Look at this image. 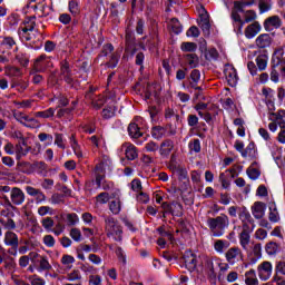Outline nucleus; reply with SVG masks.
I'll list each match as a JSON object with an SVG mask.
<instances>
[{
  "label": "nucleus",
  "instance_id": "nucleus-58",
  "mask_svg": "<svg viewBox=\"0 0 285 285\" xmlns=\"http://www.w3.org/2000/svg\"><path fill=\"white\" fill-rule=\"evenodd\" d=\"M116 255L118 257V262L122 263V266H126L128 264V261L126 259V252L121 247L116 248Z\"/></svg>",
  "mask_w": 285,
  "mask_h": 285
},
{
  "label": "nucleus",
  "instance_id": "nucleus-32",
  "mask_svg": "<svg viewBox=\"0 0 285 285\" xmlns=\"http://www.w3.org/2000/svg\"><path fill=\"white\" fill-rule=\"evenodd\" d=\"M128 132H129V137H131L132 139H139V137L144 135L139 129V125L135 122L129 124Z\"/></svg>",
  "mask_w": 285,
  "mask_h": 285
},
{
  "label": "nucleus",
  "instance_id": "nucleus-44",
  "mask_svg": "<svg viewBox=\"0 0 285 285\" xmlns=\"http://www.w3.org/2000/svg\"><path fill=\"white\" fill-rule=\"evenodd\" d=\"M38 264H39L38 271H52V265H50V262H48L47 256H40Z\"/></svg>",
  "mask_w": 285,
  "mask_h": 285
},
{
  "label": "nucleus",
  "instance_id": "nucleus-59",
  "mask_svg": "<svg viewBox=\"0 0 285 285\" xmlns=\"http://www.w3.org/2000/svg\"><path fill=\"white\" fill-rule=\"evenodd\" d=\"M31 285H46V279L39 277L37 274L28 277Z\"/></svg>",
  "mask_w": 285,
  "mask_h": 285
},
{
  "label": "nucleus",
  "instance_id": "nucleus-63",
  "mask_svg": "<svg viewBox=\"0 0 285 285\" xmlns=\"http://www.w3.org/2000/svg\"><path fill=\"white\" fill-rule=\"evenodd\" d=\"M71 239H73V242H81V229L80 228H71L70 233H69Z\"/></svg>",
  "mask_w": 285,
  "mask_h": 285
},
{
  "label": "nucleus",
  "instance_id": "nucleus-36",
  "mask_svg": "<svg viewBox=\"0 0 285 285\" xmlns=\"http://www.w3.org/2000/svg\"><path fill=\"white\" fill-rule=\"evenodd\" d=\"M169 28H171V32H174V35H180L181 30H184V27H181V22H179L177 18L170 19Z\"/></svg>",
  "mask_w": 285,
  "mask_h": 285
},
{
  "label": "nucleus",
  "instance_id": "nucleus-26",
  "mask_svg": "<svg viewBox=\"0 0 285 285\" xmlns=\"http://www.w3.org/2000/svg\"><path fill=\"white\" fill-rule=\"evenodd\" d=\"M199 26H200L205 37H208V35H210V20L208 19L207 12H205V14L200 16Z\"/></svg>",
  "mask_w": 285,
  "mask_h": 285
},
{
  "label": "nucleus",
  "instance_id": "nucleus-51",
  "mask_svg": "<svg viewBox=\"0 0 285 285\" xmlns=\"http://www.w3.org/2000/svg\"><path fill=\"white\" fill-rule=\"evenodd\" d=\"M35 117H40L41 119H50V117H55V108H49L45 111H37Z\"/></svg>",
  "mask_w": 285,
  "mask_h": 285
},
{
  "label": "nucleus",
  "instance_id": "nucleus-25",
  "mask_svg": "<svg viewBox=\"0 0 285 285\" xmlns=\"http://www.w3.org/2000/svg\"><path fill=\"white\" fill-rule=\"evenodd\" d=\"M271 26L273 28H282V19H279V16H272L265 20V30H271Z\"/></svg>",
  "mask_w": 285,
  "mask_h": 285
},
{
  "label": "nucleus",
  "instance_id": "nucleus-57",
  "mask_svg": "<svg viewBox=\"0 0 285 285\" xmlns=\"http://www.w3.org/2000/svg\"><path fill=\"white\" fill-rule=\"evenodd\" d=\"M277 248L278 246H277V243L275 242H269L265 246V250L267 255H275L277 253Z\"/></svg>",
  "mask_w": 285,
  "mask_h": 285
},
{
  "label": "nucleus",
  "instance_id": "nucleus-41",
  "mask_svg": "<svg viewBox=\"0 0 285 285\" xmlns=\"http://www.w3.org/2000/svg\"><path fill=\"white\" fill-rule=\"evenodd\" d=\"M151 136L154 139H161L163 137H166V128L161 126H156L151 128Z\"/></svg>",
  "mask_w": 285,
  "mask_h": 285
},
{
  "label": "nucleus",
  "instance_id": "nucleus-46",
  "mask_svg": "<svg viewBox=\"0 0 285 285\" xmlns=\"http://www.w3.org/2000/svg\"><path fill=\"white\" fill-rule=\"evenodd\" d=\"M121 57V55L119 53V51H114L110 55V59L107 62L108 68H117V63H119V58Z\"/></svg>",
  "mask_w": 285,
  "mask_h": 285
},
{
  "label": "nucleus",
  "instance_id": "nucleus-56",
  "mask_svg": "<svg viewBox=\"0 0 285 285\" xmlns=\"http://www.w3.org/2000/svg\"><path fill=\"white\" fill-rule=\"evenodd\" d=\"M68 282H79L81 279V272L79 269H73L71 273L67 274Z\"/></svg>",
  "mask_w": 285,
  "mask_h": 285
},
{
  "label": "nucleus",
  "instance_id": "nucleus-21",
  "mask_svg": "<svg viewBox=\"0 0 285 285\" xmlns=\"http://www.w3.org/2000/svg\"><path fill=\"white\" fill-rule=\"evenodd\" d=\"M4 244L13 248H19V236L14 232H6Z\"/></svg>",
  "mask_w": 285,
  "mask_h": 285
},
{
  "label": "nucleus",
  "instance_id": "nucleus-5",
  "mask_svg": "<svg viewBox=\"0 0 285 285\" xmlns=\"http://www.w3.org/2000/svg\"><path fill=\"white\" fill-rule=\"evenodd\" d=\"M59 77L62 81L67 82L69 86L75 83V73L72 72V66L68 59L60 61V73Z\"/></svg>",
  "mask_w": 285,
  "mask_h": 285
},
{
  "label": "nucleus",
  "instance_id": "nucleus-10",
  "mask_svg": "<svg viewBox=\"0 0 285 285\" xmlns=\"http://www.w3.org/2000/svg\"><path fill=\"white\" fill-rule=\"evenodd\" d=\"M48 68H52V59L46 55L38 57L33 63L36 72H46Z\"/></svg>",
  "mask_w": 285,
  "mask_h": 285
},
{
  "label": "nucleus",
  "instance_id": "nucleus-34",
  "mask_svg": "<svg viewBox=\"0 0 285 285\" xmlns=\"http://www.w3.org/2000/svg\"><path fill=\"white\" fill-rule=\"evenodd\" d=\"M17 166L18 170H20V173H24V175H32L33 173V165L28 161H19Z\"/></svg>",
  "mask_w": 285,
  "mask_h": 285
},
{
  "label": "nucleus",
  "instance_id": "nucleus-13",
  "mask_svg": "<svg viewBox=\"0 0 285 285\" xmlns=\"http://www.w3.org/2000/svg\"><path fill=\"white\" fill-rule=\"evenodd\" d=\"M225 78L228 82V86L235 87L237 86L238 77H237V69L233 67L232 65H227L224 69Z\"/></svg>",
  "mask_w": 285,
  "mask_h": 285
},
{
  "label": "nucleus",
  "instance_id": "nucleus-64",
  "mask_svg": "<svg viewBox=\"0 0 285 285\" xmlns=\"http://www.w3.org/2000/svg\"><path fill=\"white\" fill-rule=\"evenodd\" d=\"M69 12H71V14H77L79 12V1L69 0Z\"/></svg>",
  "mask_w": 285,
  "mask_h": 285
},
{
  "label": "nucleus",
  "instance_id": "nucleus-24",
  "mask_svg": "<svg viewBox=\"0 0 285 285\" xmlns=\"http://www.w3.org/2000/svg\"><path fill=\"white\" fill-rule=\"evenodd\" d=\"M185 266L188 271H195L197 268V256L193 253H187L184 257Z\"/></svg>",
  "mask_w": 285,
  "mask_h": 285
},
{
  "label": "nucleus",
  "instance_id": "nucleus-28",
  "mask_svg": "<svg viewBox=\"0 0 285 285\" xmlns=\"http://www.w3.org/2000/svg\"><path fill=\"white\" fill-rule=\"evenodd\" d=\"M245 284L259 285V281L257 279V274L255 273V269H249L245 273Z\"/></svg>",
  "mask_w": 285,
  "mask_h": 285
},
{
  "label": "nucleus",
  "instance_id": "nucleus-40",
  "mask_svg": "<svg viewBox=\"0 0 285 285\" xmlns=\"http://www.w3.org/2000/svg\"><path fill=\"white\" fill-rule=\"evenodd\" d=\"M16 61H18L20 66L26 67L28 66V63H30V57H28V53L19 51L18 53H16Z\"/></svg>",
  "mask_w": 285,
  "mask_h": 285
},
{
  "label": "nucleus",
  "instance_id": "nucleus-30",
  "mask_svg": "<svg viewBox=\"0 0 285 285\" xmlns=\"http://www.w3.org/2000/svg\"><path fill=\"white\" fill-rule=\"evenodd\" d=\"M243 157H249L250 159H255L257 157V148L255 147V142H249L245 150L243 151Z\"/></svg>",
  "mask_w": 285,
  "mask_h": 285
},
{
  "label": "nucleus",
  "instance_id": "nucleus-50",
  "mask_svg": "<svg viewBox=\"0 0 285 285\" xmlns=\"http://www.w3.org/2000/svg\"><path fill=\"white\" fill-rule=\"evenodd\" d=\"M70 145L75 155H77V157H83V155L81 154V147H79V142H77L75 135L70 137Z\"/></svg>",
  "mask_w": 285,
  "mask_h": 285
},
{
  "label": "nucleus",
  "instance_id": "nucleus-48",
  "mask_svg": "<svg viewBox=\"0 0 285 285\" xmlns=\"http://www.w3.org/2000/svg\"><path fill=\"white\" fill-rule=\"evenodd\" d=\"M276 117H282V115L275 114V112H272L269 115V119H271L272 122H269L268 128L272 132H275L277 130V126H279V124L277 122Z\"/></svg>",
  "mask_w": 285,
  "mask_h": 285
},
{
  "label": "nucleus",
  "instance_id": "nucleus-12",
  "mask_svg": "<svg viewBox=\"0 0 285 285\" xmlns=\"http://www.w3.org/2000/svg\"><path fill=\"white\" fill-rule=\"evenodd\" d=\"M121 150L125 153V157L126 159H128V161H135V159L139 157V151L137 150V147L131 142L122 144Z\"/></svg>",
  "mask_w": 285,
  "mask_h": 285
},
{
  "label": "nucleus",
  "instance_id": "nucleus-1",
  "mask_svg": "<svg viewBox=\"0 0 285 285\" xmlns=\"http://www.w3.org/2000/svg\"><path fill=\"white\" fill-rule=\"evenodd\" d=\"M207 226L213 237H223L226 233V228L230 226V219L225 214H220L215 218L209 217L207 219Z\"/></svg>",
  "mask_w": 285,
  "mask_h": 285
},
{
  "label": "nucleus",
  "instance_id": "nucleus-8",
  "mask_svg": "<svg viewBox=\"0 0 285 285\" xmlns=\"http://www.w3.org/2000/svg\"><path fill=\"white\" fill-rule=\"evenodd\" d=\"M215 266H222V261L218 257H206L204 261V268L212 279L217 277V272Z\"/></svg>",
  "mask_w": 285,
  "mask_h": 285
},
{
  "label": "nucleus",
  "instance_id": "nucleus-11",
  "mask_svg": "<svg viewBox=\"0 0 285 285\" xmlns=\"http://www.w3.org/2000/svg\"><path fill=\"white\" fill-rule=\"evenodd\" d=\"M10 204L13 206H21L26 202V193L19 187L10 188Z\"/></svg>",
  "mask_w": 285,
  "mask_h": 285
},
{
  "label": "nucleus",
  "instance_id": "nucleus-35",
  "mask_svg": "<svg viewBox=\"0 0 285 285\" xmlns=\"http://www.w3.org/2000/svg\"><path fill=\"white\" fill-rule=\"evenodd\" d=\"M228 246H230V243H228V240L217 239L214 243V250L222 254L224 253V250H226V248H228Z\"/></svg>",
  "mask_w": 285,
  "mask_h": 285
},
{
  "label": "nucleus",
  "instance_id": "nucleus-37",
  "mask_svg": "<svg viewBox=\"0 0 285 285\" xmlns=\"http://www.w3.org/2000/svg\"><path fill=\"white\" fill-rule=\"evenodd\" d=\"M101 181H104V165L99 164L96 166V184L98 188H101V186H104Z\"/></svg>",
  "mask_w": 285,
  "mask_h": 285
},
{
  "label": "nucleus",
  "instance_id": "nucleus-55",
  "mask_svg": "<svg viewBox=\"0 0 285 285\" xmlns=\"http://www.w3.org/2000/svg\"><path fill=\"white\" fill-rule=\"evenodd\" d=\"M188 148L191 153H202V141L199 139H194L189 141Z\"/></svg>",
  "mask_w": 285,
  "mask_h": 285
},
{
  "label": "nucleus",
  "instance_id": "nucleus-2",
  "mask_svg": "<svg viewBox=\"0 0 285 285\" xmlns=\"http://www.w3.org/2000/svg\"><path fill=\"white\" fill-rule=\"evenodd\" d=\"M104 219L107 237H112L115 242H124V227H121L119 220L112 216H104Z\"/></svg>",
  "mask_w": 285,
  "mask_h": 285
},
{
  "label": "nucleus",
  "instance_id": "nucleus-7",
  "mask_svg": "<svg viewBox=\"0 0 285 285\" xmlns=\"http://www.w3.org/2000/svg\"><path fill=\"white\" fill-rule=\"evenodd\" d=\"M226 262L230 264V266H235V264L239 262H244V253L239 247H230L225 253Z\"/></svg>",
  "mask_w": 285,
  "mask_h": 285
},
{
  "label": "nucleus",
  "instance_id": "nucleus-42",
  "mask_svg": "<svg viewBox=\"0 0 285 285\" xmlns=\"http://www.w3.org/2000/svg\"><path fill=\"white\" fill-rule=\"evenodd\" d=\"M41 226L47 233H51L52 228H55V219L52 217H45L41 219Z\"/></svg>",
  "mask_w": 285,
  "mask_h": 285
},
{
  "label": "nucleus",
  "instance_id": "nucleus-23",
  "mask_svg": "<svg viewBox=\"0 0 285 285\" xmlns=\"http://www.w3.org/2000/svg\"><path fill=\"white\" fill-rule=\"evenodd\" d=\"M60 219L66 222L67 226H77L79 224V216L75 213L60 214Z\"/></svg>",
  "mask_w": 285,
  "mask_h": 285
},
{
  "label": "nucleus",
  "instance_id": "nucleus-33",
  "mask_svg": "<svg viewBox=\"0 0 285 285\" xmlns=\"http://www.w3.org/2000/svg\"><path fill=\"white\" fill-rule=\"evenodd\" d=\"M202 78V73L199 72V70L194 69L190 72V86L191 88H194V90H202V87H197V83L199 82V79Z\"/></svg>",
  "mask_w": 285,
  "mask_h": 285
},
{
  "label": "nucleus",
  "instance_id": "nucleus-61",
  "mask_svg": "<svg viewBox=\"0 0 285 285\" xmlns=\"http://www.w3.org/2000/svg\"><path fill=\"white\" fill-rule=\"evenodd\" d=\"M246 6H253V2L235 1L233 10H236V12H244Z\"/></svg>",
  "mask_w": 285,
  "mask_h": 285
},
{
  "label": "nucleus",
  "instance_id": "nucleus-19",
  "mask_svg": "<svg viewBox=\"0 0 285 285\" xmlns=\"http://www.w3.org/2000/svg\"><path fill=\"white\" fill-rule=\"evenodd\" d=\"M271 43H273V38L268 33H262L255 40V45L261 49L271 47Z\"/></svg>",
  "mask_w": 285,
  "mask_h": 285
},
{
  "label": "nucleus",
  "instance_id": "nucleus-45",
  "mask_svg": "<svg viewBox=\"0 0 285 285\" xmlns=\"http://www.w3.org/2000/svg\"><path fill=\"white\" fill-rule=\"evenodd\" d=\"M0 224L3 226L4 230L12 232L17 228V223L12 218L0 219Z\"/></svg>",
  "mask_w": 285,
  "mask_h": 285
},
{
  "label": "nucleus",
  "instance_id": "nucleus-14",
  "mask_svg": "<svg viewBox=\"0 0 285 285\" xmlns=\"http://www.w3.org/2000/svg\"><path fill=\"white\" fill-rule=\"evenodd\" d=\"M271 275H273V264L271 262H263L258 266V277L263 282L271 279Z\"/></svg>",
  "mask_w": 285,
  "mask_h": 285
},
{
  "label": "nucleus",
  "instance_id": "nucleus-43",
  "mask_svg": "<svg viewBox=\"0 0 285 285\" xmlns=\"http://www.w3.org/2000/svg\"><path fill=\"white\" fill-rule=\"evenodd\" d=\"M170 169L173 170V173H177L179 179H188V170H186V167L171 166Z\"/></svg>",
  "mask_w": 285,
  "mask_h": 285
},
{
  "label": "nucleus",
  "instance_id": "nucleus-9",
  "mask_svg": "<svg viewBox=\"0 0 285 285\" xmlns=\"http://www.w3.org/2000/svg\"><path fill=\"white\" fill-rule=\"evenodd\" d=\"M253 228H255V225L252 227L248 224H243V229L240 234L238 235L239 244L243 248V250H248V246L250 244V233H253Z\"/></svg>",
  "mask_w": 285,
  "mask_h": 285
},
{
  "label": "nucleus",
  "instance_id": "nucleus-18",
  "mask_svg": "<svg viewBox=\"0 0 285 285\" xmlns=\"http://www.w3.org/2000/svg\"><path fill=\"white\" fill-rule=\"evenodd\" d=\"M259 32H262V24H259V22H253L252 24L246 27L245 37L246 39H253L257 37Z\"/></svg>",
  "mask_w": 285,
  "mask_h": 285
},
{
  "label": "nucleus",
  "instance_id": "nucleus-54",
  "mask_svg": "<svg viewBox=\"0 0 285 285\" xmlns=\"http://www.w3.org/2000/svg\"><path fill=\"white\" fill-rule=\"evenodd\" d=\"M6 193H10V186H0V199H3L7 206H10V198L6 195Z\"/></svg>",
  "mask_w": 285,
  "mask_h": 285
},
{
  "label": "nucleus",
  "instance_id": "nucleus-47",
  "mask_svg": "<svg viewBox=\"0 0 285 285\" xmlns=\"http://www.w3.org/2000/svg\"><path fill=\"white\" fill-rule=\"evenodd\" d=\"M109 210L112 215H119V213H121V202L119 199L111 200L109 203Z\"/></svg>",
  "mask_w": 285,
  "mask_h": 285
},
{
  "label": "nucleus",
  "instance_id": "nucleus-49",
  "mask_svg": "<svg viewBox=\"0 0 285 285\" xmlns=\"http://www.w3.org/2000/svg\"><path fill=\"white\" fill-rule=\"evenodd\" d=\"M4 73L7 77H19L21 75V70L18 67L7 66L4 68Z\"/></svg>",
  "mask_w": 285,
  "mask_h": 285
},
{
  "label": "nucleus",
  "instance_id": "nucleus-16",
  "mask_svg": "<svg viewBox=\"0 0 285 285\" xmlns=\"http://www.w3.org/2000/svg\"><path fill=\"white\" fill-rule=\"evenodd\" d=\"M18 121L26 128H39V120L28 115L21 114L18 118Z\"/></svg>",
  "mask_w": 285,
  "mask_h": 285
},
{
  "label": "nucleus",
  "instance_id": "nucleus-3",
  "mask_svg": "<svg viewBox=\"0 0 285 285\" xmlns=\"http://www.w3.org/2000/svg\"><path fill=\"white\" fill-rule=\"evenodd\" d=\"M255 62L249 61L247 63V68L252 77H257V70H259V72H264V70L268 68V55L266 53L258 55L255 59Z\"/></svg>",
  "mask_w": 285,
  "mask_h": 285
},
{
  "label": "nucleus",
  "instance_id": "nucleus-22",
  "mask_svg": "<svg viewBox=\"0 0 285 285\" xmlns=\"http://www.w3.org/2000/svg\"><path fill=\"white\" fill-rule=\"evenodd\" d=\"M86 98L91 99V106L96 110H99L106 104V96H104V95L92 97V96H90V92H89V94L86 95Z\"/></svg>",
  "mask_w": 285,
  "mask_h": 285
},
{
  "label": "nucleus",
  "instance_id": "nucleus-15",
  "mask_svg": "<svg viewBox=\"0 0 285 285\" xmlns=\"http://www.w3.org/2000/svg\"><path fill=\"white\" fill-rule=\"evenodd\" d=\"M26 193L29 194L30 197H35L36 204H43V202H46V194H43L41 189L27 186Z\"/></svg>",
  "mask_w": 285,
  "mask_h": 285
},
{
  "label": "nucleus",
  "instance_id": "nucleus-6",
  "mask_svg": "<svg viewBox=\"0 0 285 285\" xmlns=\"http://www.w3.org/2000/svg\"><path fill=\"white\" fill-rule=\"evenodd\" d=\"M35 26H37L35 21H26L19 27L18 35L21 41H32V32H35Z\"/></svg>",
  "mask_w": 285,
  "mask_h": 285
},
{
  "label": "nucleus",
  "instance_id": "nucleus-29",
  "mask_svg": "<svg viewBox=\"0 0 285 285\" xmlns=\"http://www.w3.org/2000/svg\"><path fill=\"white\" fill-rule=\"evenodd\" d=\"M276 121L278 124V127L281 128L277 140L279 141V144H285V121L282 116H276Z\"/></svg>",
  "mask_w": 285,
  "mask_h": 285
},
{
  "label": "nucleus",
  "instance_id": "nucleus-53",
  "mask_svg": "<svg viewBox=\"0 0 285 285\" xmlns=\"http://www.w3.org/2000/svg\"><path fill=\"white\" fill-rule=\"evenodd\" d=\"M246 174H247V177H249V179H253L255 181V179H259V175H262V171L250 166L247 168Z\"/></svg>",
  "mask_w": 285,
  "mask_h": 285
},
{
  "label": "nucleus",
  "instance_id": "nucleus-60",
  "mask_svg": "<svg viewBox=\"0 0 285 285\" xmlns=\"http://www.w3.org/2000/svg\"><path fill=\"white\" fill-rule=\"evenodd\" d=\"M96 202L98 204H108V202H110V194L106 191L100 193L98 196H96Z\"/></svg>",
  "mask_w": 285,
  "mask_h": 285
},
{
  "label": "nucleus",
  "instance_id": "nucleus-20",
  "mask_svg": "<svg viewBox=\"0 0 285 285\" xmlns=\"http://www.w3.org/2000/svg\"><path fill=\"white\" fill-rule=\"evenodd\" d=\"M175 148V141H173L171 139H165L161 144H160V155L163 157H168V155H170V153H173Z\"/></svg>",
  "mask_w": 285,
  "mask_h": 285
},
{
  "label": "nucleus",
  "instance_id": "nucleus-52",
  "mask_svg": "<svg viewBox=\"0 0 285 285\" xmlns=\"http://www.w3.org/2000/svg\"><path fill=\"white\" fill-rule=\"evenodd\" d=\"M180 50L183 52H195L197 50V43H195V42H183L180 45Z\"/></svg>",
  "mask_w": 285,
  "mask_h": 285
},
{
  "label": "nucleus",
  "instance_id": "nucleus-31",
  "mask_svg": "<svg viewBox=\"0 0 285 285\" xmlns=\"http://www.w3.org/2000/svg\"><path fill=\"white\" fill-rule=\"evenodd\" d=\"M184 59L189 68H197L199 66V57L196 53H187L184 56Z\"/></svg>",
  "mask_w": 285,
  "mask_h": 285
},
{
  "label": "nucleus",
  "instance_id": "nucleus-4",
  "mask_svg": "<svg viewBox=\"0 0 285 285\" xmlns=\"http://www.w3.org/2000/svg\"><path fill=\"white\" fill-rule=\"evenodd\" d=\"M271 68V81L277 83L279 81V73L285 77V58L273 57Z\"/></svg>",
  "mask_w": 285,
  "mask_h": 285
},
{
  "label": "nucleus",
  "instance_id": "nucleus-38",
  "mask_svg": "<svg viewBox=\"0 0 285 285\" xmlns=\"http://www.w3.org/2000/svg\"><path fill=\"white\" fill-rule=\"evenodd\" d=\"M30 150H32V147H24L21 146V142L16 145V155H17V159H21V157H26V155H28V153H30Z\"/></svg>",
  "mask_w": 285,
  "mask_h": 285
},
{
  "label": "nucleus",
  "instance_id": "nucleus-27",
  "mask_svg": "<svg viewBox=\"0 0 285 285\" xmlns=\"http://www.w3.org/2000/svg\"><path fill=\"white\" fill-rule=\"evenodd\" d=\"M268 219L272 224H277L281 219L279 212H277V205H275V203L269 204Z\"/></svg>",
  "mask_w": 285,
  "mask_h": 285
},
{
  "label": "nucleus",
  "instance_id": "nucleus-39",
  "mask_svg": "<svg viewBox=\"0 0 285 285\" xmlns=\"http://www.w3.org/2000/svg\"><path fill=\"white\" fill-rule=\"evenodd\" d=\"M37 170L38 175L46 176L48 174V165L45 161L33 163V170Z\"/></svg>",
  "mask_w": 285,
  "mask_h": 285
},
{
  "label": "nucleus",
  "instance_id": "nucleus-62",
  "mask_svg": "<svg viewBox=\"0 0 285 285\" xmlns=\"http://www.w3.org/2000/svg\"><path fill=\"white\" fill-rule=\"evenodd\" d=\"M42 242L48 248H53L55 244L57 243V240H55V236L52 235H45Z\"/></svg>",
  "mask_w": 285,
  "mask_h": 285
},
{
  "label": "nucleus",
  "instance_id": "nucleus-17",
  "mask_svg": "<svg viewBox=\"0 0 285 285\" xmlns=\"http://www.w3.org/2000/svg\"><path fill=\"white\" fill-rule=\"evenodd\" d=\"M252 215L255 219H262L266 215V204L263 202H256L252 206Z\"/></svg>",
  "mask_w": 285,
  "mask_h": 285
}]
</instances>
